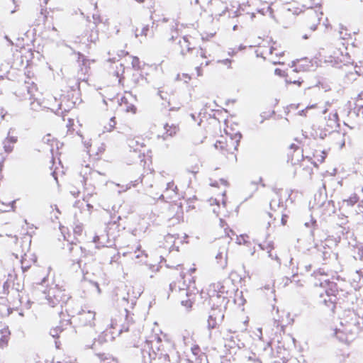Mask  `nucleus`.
I'll use <instances>...</instances> for the list:
<instances>
[{"mask_svg": "<svg viewBox=\"0 0 363 363\" xmlns=\"http://www.w3.org/2000/svg\"><path fill=\"white\" fill-rule=\"evenodd\" d=\"M363 330V310L345 311L340 323L334 329V335L342 342L354 340Z\"/></svg>", "mask_w": 363, "mask_h": 363, "instance_id": "f257e3e1", "label": "nucleus"}, {"mask_svg": "<svg viewBox=\"0 0 363 363\" xmlns=\"http://www.w3.org/2000/svg\"><path fill=\"white\" fill-rule=\"evenodd\" d=\"M196 76L197 77H200V76L202 75V72H201V66H197L196 67Z\"/></svg>", "mask_w": 363, "mask_h": 363, "instance_id": "13d9d810", "label": "nucleus"}, {"mask_svg": "<svg viewBox=\"0 0 363 363\" xmlns=\"http://www.w3.org/2000/svg\"><path fill=\"white\" fill-rule=\"evenodd\" d=\"M95 315L94 311H84L80 315V320L84 325L91 326L94 325Z\"/></svg>", "mask_w": 363, "mask_h": 363, "instance_id": "4be33fe9", "label": "nucleus"}, {"mask_svg": "<svg viewBox=\"0 0 363 363\" xmlns=\"http://www.w3.org/2000/svg\"><path fill=\"white\" fill-rule=\"evenodd\" d=\"M247 358L252 363H262L259 358L255 353H251L250 355H249Z\"/></svg>", "mask_w": 363, "mask_h": 363, "instance_id": "58836bf2", "label": "nucleus"}, {"mask_svg": "<svg viewBox=\"0 0 363 363\" xmlns=\"http://www.w3.org/2000/svg\"><path fill=\"white\" fill-rule=\"evenodd\" d=\"M80 174L83 177V182L86 184L89 181L93 180V176L96 174H101L100 172L93 170L91 167L87 164L84 166L81 171Z\"/></svg>", "mask_w": 363, "mask_h": 363, "instance_id": "f3484780", "label": "nucleus"}, {"mask_svg": "<svg viewBox=\"0 0 363 363\" xmlns=\"http://www.w3.org/2000/svg\"><path fill=\"white\" fill-rule=\"evenodd\" d=\"M11 338V331L8 326H4L0 330V349H4L9 345Z\"/></svg>", "mask_w": 363, "mask_h": 363, "instance_id": "aec40b11", "label": "nucleus"}, {"mask_svg": "<svg viewBox=\"0 0 363 363\" xmlns=\"http://www.w3.org/2000/svg\"><path fill=\"white\" fill-rule=\"evenodd\" d=\"M351 284L356 290L363 286V274L361 271L357 270L354 272Z\"/></svg>", "mask_w": 363, "mask_h": 363, "instance_id": "a878e982", "label": "nucleus"}, {"mask_svg": "<svg viewBox=\"0 0 363 363\" xmlns=\"http://www.w3.org/2000/svg\"><path fill=\"white\" fill-rule=\"evenodd\" d=\"M215 33H207V34H203L202 35V39L203 40H208L210 38H213V35H214Z\"/></svg>", "mask_w": 363, "mask_h": 363, "instance_id": "6e6d98bb", "label": "nucleus"}, {"mask_svg": "<svg viewBox=\"0 0 363 363\" xmlns=\"http://www.w3.org/2000/svg\"><path fill=\"white\" fill-rule=\"evenodd\" d=\"M327 125L331 129L339 127V118L336 110L330 113L327 119Z\"/></svg>", "mask_w": 363, "mask_h": 363, "instance_id": "393cba45", "label": "nucleus"}, {"mask_svg": "<svg viewBox=\"0 0 363 363\" xmlns=\"http://www.w3.org/2000/svg\"><path fill=\"white\" fill-rule=\"evenodd\" d=\"M231 62L232 61L230 59H225V60H219L218 61V62L222 63V64L228 66V67H230Z\"/></svg>", "mask_w": 363, "mask_h": 363, "instance_id": "864d4df0", "label": "nucleus"}, {"mask_svg": "<svg viewBox=\"0 0 363 363\" xmlns=\"http://www.w3.org/2000/svg\"><path fill=\"white\" fill-rule=\"evenodd\" d=\"M190 79H191V77L190 76H189L188 74H183V81L186 82L188 80H190Z\"/></svg>", "mask_w": 363, "mask_h": 363, "instance_id": "052dcab7", "label": "nucleus"}, {"mask_svg": "<svg viewBox=\"0 0 363 363\" xmlns=\"http://www.w3.org/2000/svg\"><path fill=\"white\" fill-rule=\"evenodd\" d=\"M155 348H156L157 350V352L160 351V346H157V345H153L152 344L151 345V350L152 351L155 353V357L153 358H156L157 356H160L162 355V353L159 354L158 352H156L155 350Z\"/></svg>", "mask_w": 363, "mask_h": 363, "instance_id": "09e8293b", "label": "nucleus"}, {"mask_svg": "<svg viewBox=\"0 0 363 363\" xmlns=\"http://www.w3.org/2000/svg\"><path fill=\"white\" fill-rule=\"evenodd\" d=\"M274 72H275V74H276L277 75H279V76H282V75H283V72H283L281 69H276Z\"/></svg>", "mask_w": 363, "mask_h": 363, "instance_id": "bf43d9fd", "label": "nucleus"}, {"mask_svg": "<svg viewBox=\"0 0 363 363\" xmlns=\"http://www.w3.org/2000/svg\"><path fill=\"white\" fill-rule=\"evenodd\" d=\"M279 1L284 4H288L290 2L291 0H279Z\"/></svg>", "mask_w": 363, "mask_h": 363, "instance_id": "774afa93", "label": "nucleus"}, {"mask_svg": "<svg viewBox=\"0 0 363 363\" xmlns=\"http://www.w3.org/2000/svg\"><path fill=\"white\" fill-rule=\"evenodd\" d=\"M225 125H226V127L228 126L229 128V130L233 133V132H235V131H239L238 130H236L235 128H233V127H230L228 124V123L225 122Z\"/></svg>", "mask_w": 363, "mask_h": 363, "instance_id": "0e129e2a", "label": "nucleus"}, {"mask_svg": "<svg viewBox=\"0 0 363 363\" xmlns=\"http://www.w3.org/2000/svg\"><path fill=\"white\" fill-rule=\"evenodd\" d=\"M359 196L357 194H352L348 199H345L343 201L344 203H346L349 206H353L359 201Z\"/></svg>", "mask_w": 363, "mask_h": 363, "instance_id": "72a5a7b5", "label": "nucleus"}, {"mask_svg": "<svg viewBox=\"0 0 363 363\" xmlns=\"http://www.w3.org/2000/svg\"><path fill=\"white\" fill-rule=\"evenodd\" d=\"M119 106L121 111L126 113L135 114L137 112V108L135 104L130 102L125 96H123L121 99Z\"/></svg>", "mask_w": 363, "mask_h": 363, "instance_id": "dca6fc26", "label": "nucleus"}, {"mask_svg": "<svg viewBox=\"0 0 363 363\" xmlns=\"http://www.w3.org/2000/svg\"><path fill=\"white\" fill-rule=\"evenodd\" d=\"M196 200V197L194 196L193 198H189L188 200H187V205H188V207H187V211L190 210V209H193L194 208V206L192 205V203L194 202V201Z\"/></svg>", "mask_w": 363, "mask_h": 363, "instance_id": "37998d69", "label": "nucleus"}, {"mask_svg": "<svg viewBox=\"0 0 363 363\" xmlns=\"http://www.w3.org/2000/svg\"><path fill=\"white\" fill-rule=\"evenodd\" d=\"M304 8L305 6L298 7L295 4H291L288 7L287 10L294 15H298L304 12L306 26L308 27L311 31H315L320 23L323 13L319 9L316 10L308 8L306 11H304Z\"/></svg>", "mask_w": 363, "mask_h": 363, "instance_id": "0eeeda50", "label": "nucleus"}, {"mask_svg": "<svg viewBox=\"0 0 363 363\" xmlns=\"http://www.w3.org/2000/svg\"><path fill=\"white\" fill-rule=\"evenodd\" d=\"M277 315H274V320L276 327L280 328L281 331H284L286 326L291 325L294 319L291 318V315L286 311H279V308L276 309Z\"/></svg>", "mask_w": 363, "mask_h": 363, "instance_id": "9b49d317", "label": "nucleus"}, {"mask_svg": "<svg viewBox=\"0 0 363 363\" xmlns=\"http://www.w3.org/2000/svg\"><path fill=\"white\" fill-rule=\"evenodd\" d=\"M327 154V152L325 150H315L313 153V157L307 156L306 159L317 167L325 160Z\"/></svg>", "mask_w": 363, "mask_h": 363, "instance_id": "a211bd4d", "label": "nucleus"}, {"mask_svg": "<svg viewBox=\"0 0 363 363\" xmlns=\"http://www.w3.org/2000/svg\"><path fill=\"white\" fill-rule=\"evenodd\" d=\"M16 201H12L9 203L0 201V212H11L16 211L15 206Z\"/></svg>", "mask_w": 363, "mask_h": 363, "instance_id": "c85d7f7f", "label": "nucleus"}, {"mask_svg": "<svg viewBox=\"0 0 363 363\" xmlns=\"http://www.w3.org/2000/svg\"><path fill=\"white\" fill-rule=\"evenodd\" d=\"M257 57H260L273 65L281 64L279 60L283 52L277 50L273 45H260L255 51Z\"/></svg>", "mask_w": 363, "mask_h": 363, "instance_id": "1a4fd4ad", "label": "nucleus"}, {"mask_svg": "<svg viewBox=\"0 0 363 363\" xmlns=\"http://www.w3.org/2000/svg\"><path fill=\"white\" fill-rule=\"evenodd\" d=\"M245 46L240 45L238 48H230L228 50V55L230 56H233L238 52V50H242L245 49Z\"/></svg>", "mask_w": 363, "mask_h": 363, "instance_id": "79ce46f5", "label": "nucleus"}, {"mask_svg": "<svg viewBox=\"0 0 363 363\" xmlns=\"http://www.w3.org/2000/svg\"><path fill=\"white\" fill-rule=\"evenodd\" d=\"M286 82L287 84H297L298 86H301V84H302L303 81L302 80H300V79H298V80H291L290 79H286Z\"/></svg>", "mask_w": 363, "mask_h": 363, "instance_id": "49530a36", "label": "nucleus"}, {"mask_svg": "<svg viewBox=\"0 0 363 363\" xmlns=\"http://www.w3.org/2000/svg\"><path fill=\"white\" fill-rule=\"evenodd\" d=\"M355 72L359 75L363 77V60H359L358 63L355 65L354 67Z\"/></svg>", "mask_w": 363, "mask_h": 363, "instance_id": "c9c22d12", "label": "nucleus"}, {"mask_svg": "<svg viewBox=\"0 0 363 363\" xmlns=\"http://www.w3.org/2000/svg\"><path fill=\"white\" fill-rule=\"evenodd\" d=\"M224 131L225 136H221L220 138L216 141L214 146L223 154H234L239 145L241 139V133L240 131L231 133L228 126L225 128Z\"/></svg>", "mask_w": 363, "mask_h": 363, "instance_id": "423d86ee", "label": "nucleus"}, {"mask_svg": "<svg viewBox=\"0 0 363 363\" xmlns=\"http://www.w3.org/2000/svg\"><path fill=\"white\" fill-rule=\"evenodd\" d=\"M237 242L239 244V245H241L242 243H245V237L243 236V235H241L240 238H237Z\"/></svg>", "mask_w": 363, "mask_h": 363, "instance_id": "4d7b16f0", "label": "nucleus"}, {"mask_svg": "<svg viewBox=\"0 0 363 363\" xmlns=\"http://www.w3.org/2000/svg\"><path fill=\"white\" fill-rule=\"evenodd\" d=\"M229 244V241L225 240L223 242L216 255V263L223 269H225L228 266Z\"/></svg>", "mask_w": 363, "mask_h": 363, "instance_id": "ddd939ff", "label": "nucleus"}, {"mask_svg": "<svg viewBox=\"0 0 363 363\" xmlns=\"http://www.w3.org/2000/svg\"><path fill=\"white\" fill-rule=\"evenodd\" d=\"M184 345L186 348V350L189 349L191 352L192 355L194 356V360L198 361L199 359H202L203 357H205L204 354L201 352L200 347L199 345L190 343L189 341L184 340ZM189 362H193L194 359H187Z\"/></svg>", "mask_w": 363, "mask_h": 363, "instance_id": "2eb2a0df", "label": "nucleus"}, {"mask_svg": "<svg viewBox=\"0 0 363 363\" xmlns=\"http://www.w3.org/2000/svg\"><path fill=\"white\" fill-rule=\"evenodd\" d=\"M188 279L189 281V285L186 288V299L183 300V306L186 308L187 311H189L192 307L193 303L196 301V298L199 291L197 290L194 285V278L191 277V276L189 275Z\"/></svg>", "mask_w": 363, "mask_h": 363, "instance_id": "9d476101", "label": "nucleus"}, {"mask_svg": "<svg viewBox=\"0 0 363 363\" xmlns=\"http://www.w3.org/2000/svg\"><path fill=\"white\" fill-rule=\"evenodd\" d=\"M247 15L250 16V18L252 20L253 18L255 17V13H247Z\"/></svg>", "mask_w": 363, "mask_h": 363, "instance_id": "338daca9", "label": "nucleus"}, {"mask_svg": "<svg viewBox=\"0 0 363 363\" xmlns=\"http://www.w3.org/2000/svg\"><path fill=\"white\" fill-rule=\"evenodd\" d=\"M298 276L294 275L292 277V281H291V284H293L295 287H302L303 286V281L300 279H298Z\"/></svg>", "mask_w": 363, "mask_h": 363, "instance_id": "e433bc0d", "label": "nucleus"}, {"mask_svg": "<svg viewBox=\"0 0 363 363\" xmlns=\"http://www.w3.org/2000/svg\"><path fill=\"white\" fill-rule=\"evenodd\" d=\"M223 339L225 340V346L231 349H241L245 347L243 342L240 340L236 332L231 330H226L223 333Z\"/></svg>", "mask_w": 363, "mask_h": 363, "instance_id": "f8f14e48", "label": "nucleus"}, {"mask_svg": "<svg viewBox=\"0 0 363 363\" xmlns=\"http://www.w3.org/2000/svg\"><path fill=\"white\" fill-rule=\"evenodd\" d=\"M331 106V104L329 102V101H327L325 104V106L324 108H322L321 110V113L323 114H325L328 111V109H329V107Z\"/></svg>", "mask_w": 363, "mask_h": 363, "instance_id": "3c124183", "label": "nucleus"}, {"mask_svg": "<svg viewBox=\"0 0 363 363\" xmlns=\"http://www.w3.org/2000/svg\"><path fill=\"white\" fill-rule=\"evenodd\" d=\"M334 138L337 140L336 145L342 149L345 145V135L337 132L334 134Z\"/></svg>", "mask_w": 363, "mask_h": 363, "instance_id": "473e14b6", "label": "nucleus"}, {"mask_svg": "<svg viewBox=\"0 0 363 363\" xmlns=\"http://www.w3.org/2000/svg\"><path fill=\"white\" fill-rule=\"evenodd\" d=\"M140 138H134L130 141V147L133 148L135 151L140 150L139 147H145V144Z\"/></svg>", "mask_w": 363, "mask_h": 363, "instance_id": "2f4dec72", "label": "nucleus"}, {"mask_svg": "<svg viewBox=\"0 0 363 363\" xmlns=\"http://www.w3.org/2000/svg\"><path fill=\"white\" fill-rule=\"evenodd\" d=\"M259 247L261 250L266 251L268 254V257L272 260L277 261L279 264H281L280 259L276 253H273L272 251L274 249V243L273 241H267L263 243L259 244Z\"/></svg>", "mask_w": 363, "mask_h": 363, "instance_id": "4468645a", "label": "nucleus"}, {"mask_svg": "<svg viewBox=\"0 0 363 363\" xmlns=\"http://www.w3.org/2000/svg\"><path fill=\"white\" fill-rule=\"evenodd\" d=\"M82 230V227L81 225H77L74 230L75 232L80 233Z\"/></svg>", "mask_w": 363, "mask_h": 363, "instance_id": "e2e57ef3", "label": "nucleus"}, {"mask_svg": "<svg viewBox=\"0 0 363 363\" xmlns=\"http://www.w3.org/2000/svg\"><path fill=\"white\" fill-rule=\"evenodd\" d=\"M110 121H111V124H110V128L108 129V131H111L115 128V126L116 125V121L115 117H112Z\"/></svg>", "mask_w": 363, "mask_h": 363, "instance_id": "8fccbe9b", "label": "nucleus"}, {"mask_svg": "<svg viewBox=\"0 0 363 363\" xmlns=\"http://www.w3.org/2000/svg\"><path fill=\"white\" fill-rule=\"evenodd\" d=\"M17 142V137L14 135H11L9 133L7 137L4 140V149L5 152L9 154L11 153L14 148V145Z\"/></svg>", "mask_w": 363, "mask_h": 363, "instance_id": "5701e85b", "label": "nucleus"}, {"mask_svg": "<svg viewBox=\"0 0 363 363\" xmlns=\"http://www.w3.org/2000/svg\"><path fill=\"white\" fill-rule=\"evenodd\" d=\"M319 210L323 216H330L335 213V206L333 201H325L319 206Z\"/></svg>", "mask_w": 363, "mask_h": 363, "instance_id": "6ab92c4d", "label": "nucleus"}, {"mask_svg": "<svg viewBox=\"0 0 363 363\" xmlns=\"http://www.w3.org/2000/svg\"><path fill=\"white\" fill-rule=\"evenodd\" d=\"M306 62L305 60H298L297 62H293L292 67H294V72H301L305 71L306 69L303 67V62Z\"/></svg>", "mask_w": 363, "mask_h": 363, "instance_id": "f704fd0d", "label": "nucleus"}, {"mask_svg": "<svg viewBox=\"0 0 363 363\" xmlns=\"http://www.w3.org/2000/svg\"><path fill=\"white\" fill-rule=\"evenodd\" d=\"M61 299V291L59 289H53L49 291L48 300L52 303V306L60 303Z\"/></svg>", "mask_w": 363, "mask_h": 363, "instance_id": "b1692460", "label": "nucleus"}, {"mask_svg": "<svg viewBox=\"0 0 363 363\" xmlns=\"http://www.w3.org/2000/svg\"><path fill=\"white\" fill-rule=\"evenodd\" d=\"M225 192H223L222 194L221 204L220 203V201L218 200L217 199L211 198L208 200L210 205L213 206V208H212V211L216 216H218L219 213H220V209L221 208V206L223 208L225 207L226 202H225Z\"/></svg>", "mask_w": 363, "mask_h": 363, "instance_id": "412c9836", "label": "nucleus"}, {"mask_svg": "<svg viewBox=\"0 0 363 363\" xmlns=\"http://www.w3.org/2000/svg\"><path fill=\"white\" fill-rule=\"evenodd\" d=\"M5 160H6V156L5 155H1L0 156V179L3 177L2 174H1V172H2L3 164H4V162Z\"/></svg>", "mask_w": 363, "mask_h": 363, "instance_id": "a18cd8bd", "label": "nucleus"}, {"mask_svg": "<svg viewBox=\"0 0 363 363\" xmlns=\"http://www.w3.org/2000/svg\"><path fill=\"white\" fill-rule=\"evenodd\" d=\"M306 108H308V110L310 111L311 110H315V109H317L319 108L318 106V104H309L306 106Z\"/></svg>", "mask_w": 363, "mask_h": 363, "instance_id": "5fc2aeb1", "label": "nucleus"}, {"mask_svg": "<svg viewBox=\"0 0 363 363\" xmlns=\"http://www.w3.org/2000/svg\"><path fill=\"white\" fill-rule=\"evenodd\" d=\"M97 356L100 359L101 363H118L117 359L108 354H97Z\"/></svg>", "mask_w": 363, "mask_h": 363, "instance_id": "7c9ffc66", "label": "nucleus"}, {"mask_svg": "<svg viewBox=\"0 0 363 363\" xmlns=\"http://www.w3.org/2000/svg\"><path fill=\"white\" fill-rule=\"evenodd\" d=\"M329 242L330 240H328L321 241L320 243H315L313 247L316 250L317 256L321 259L323 264H328L330 262H333V269L330 272L328 270H325V272H328L330 276L331 274L337 275V272L341 270L340 263L338 261L337 255L333 252L330 247Z\"/></svg>", "mask_w": 363, "mask_h": 363, "instance_id": "39448f33", "label": "nucleus"}, {"mask_svg": "<svg viewBox=\"0 0 363 363\" xmlns=\"http://www.w3.org/2000/svg\"><path fill=\"white\" fill-rule=\"evenodd\" d=\"M290 148L294 149V152L291 156V162L293 164H296L299 162V157H303L302 150L294 144H292Z\"/></svg>", "mask_w": 363, "mask_h": 363, "instance_id": "c756f323", "label": "nucleus"}, {"mask_svg": "<svg viewBox=\"0 0 363 363\" xmlns=\"http://www.w3.org/2000/svg\"><path fill=\"white\" fill-rule=\"evenodd\" d=\"M186 121L191 126H199L201 123V119L199 118V115L196 116L194 113H191L186 116Z\"/></svg>", "mask_w": 363, "mask_h": 363, "instance_id": "cd10ccee", "label": "nucleus"}, {"mask_svg": "<svg viewBox=\"0 0 363 363\" xmlns=\"http://www.w3.org/2000/svg\"><path fill=\"white\" fill-rule=\"evenodd\" d=\"M347 35H350V34L347 33V30L342 28L341 30H340V36L344 40L345 39V36Z\"/></svg>", "mask_w": 363, "mask_h": 363, "instance_id": "603ef678", "label": "nucleus"}, {"mask_svg": "<svg viewBox=\"0 0 363 363\" xmlns=\"http://www.w3.org/2000/svg\"><path fill=\"white\" fill-rule=\"evenodd\" d=\"M208 296V304L211 307L213 311L216 310L219 312V318L223 320L224 311L229 302L228 293L225 286L221 282H217L208 286L206 289Z\"/></svg>", "mask_w": 363, "mask_h": 363, "instance_id": "20e7f679", "label": "nucleus"}, {"mask_svg": "<svg viewBox=\"0 0 363 363\" xmlns=\"http://www.w3.org/2000/svg\"><path fill=\"white\" fill-rule=\"evenodd\" d=\"M43 140L45 143L50 144L51 145H52L54 143H57V140L55 138L52 137L50 134L46 135L43 138Z\"/></svg>", "mask_w": 363, "mask_h": 363, "instance_id": "ea45409f", "label": "nucleus"}, {"mask_svg": "<svg viewBox=\"0 0 363 363\" xmlns=\"http://www.w3.org/2000/svg\"><path fill=\"white\" fill-rule=\"evenodd\" d=\"M354 257L363 261V245L357 247V255Z\"/></svg>", "mask_w": 363, "mask_h": 363, "instance_id": "a19ab883", "label": "nucleus"}, {"mask_svg": "<svg viewBox=\"0 0 363 363\" xmlns=\"http://www.w3.org/2000/svg\"><path fill=\"white\" fill-rule=\"evenodd\" d=\"M131 64L135 69H139L140 68V62L138 57H131Z\"/></svg>", "mask_w": 363, "mask_h": 363, "instance_id": "4c0bfd02", "label": "nucleus"}, {"mask_svg": "<svg viewBox=\"0 0 363 363\" xmlns=\"http://www.w3.org/2000/svg\"><path fill=\"white\" fill-rule=\"evenodd\" d=\"M255 335L259 340H262V328H257L256 331L254 332Z\"/></svg>", "mask_w": 363, "mask_h": 363, "instance_id": "c03bdc74", "label": "nucleus"}, {"mask_svg": "<svg viewBox=\"0 0 363 363\" xmlns=\"http://www.w3.org/2000/svg\"><path fill=\"white\" fill-rule=\"evenodd\" d=\"M285 282H284V286H286L288 285L289 283H291V281H292V279H289V278H285Z\"/></svg>", "mask_w": 363, "mask_h": 363, "instance_id": "69168bd1", "label": "nucleus"}, {"mask_svg": "<svg viewBox=\"0 0 363 363\" xmlns=\"http://www.w3.org/2000/svg\"><path fill=\"white\" fill-rule=\"evenodd\" d=\"M223 320H220L219 318V312L213 311V313L210 315L208 325L209 328L213 329L216 328L218 324V322L222 321Z\"/></svg>", "mask_w": 363, "mask_h": 363, "instance_id": "bb28decb", "label": "nucleus"}, {"mask_svg": "<svg viewBox=\"0 0 363 363\" xmlns=\"http://www.w3.org/2000/svg\"><path fill=\"white\" fill-rule=\"evenodd\" d=\"M324 61L332 66L340 67L353 63L345 44L338 40L335 45H328L319 51Z\"/></svg>", "mask_w": 363, "mask_h": 363, "instance_id": "7ed1b4c3", "label": "nucleus"}, {"mask_svg": "<svg viewBox=\"0 0 363 363\" xmlns=\"http://www.w3.org/2000/svg\"><path fill=\"white\" fill-rule=\"evenodd\" d=\"M289 197V194L286 191H279L274 192V195L270 201L271 210L276 213L274 219L277 217H281L282 225H285L287 222V215L286 214V204L283 199H286Z\"/></svg>", "mask_w": 363, "mask_h": 363, "instance_id": "6e6552de", "label": "nucleus"}, {"mask_svg": "<svg viewBox=\"0 0 363 363\" xmlns=\"http://www.w3.org/2000/svg\"><path fill=\"white\" fill-rule=\"evenodd\" d=\"M313 275L320 281V285L322 287H328V289L325 290V294H320V302L333 311L337 300L335 293L337 291V284L335 282V280H337L339 276L331 274L330 277V274L325 272L324 268L315 271Z\"/></svg>", "mask_w": 363, "mask_h": 363, "instance_id": "f03ea898", "label": "nucleus"}, {"mask_svg": "<svg viewBox=\"0 0 363 363\" xmlns=\"http://www.w3.org/2000/svg\"><path fill=\"white\" fill-rule=\"evenodd\" d=\"M198 52L200 53V55L202 58L206 57L205 52L202 49H199V50H198Z\"/></svg>", "mask_w": 363, "mask_h": 363, "instance_id": "680f3d73", "label": "nucleus"}, {"mask_svg": "<svg viewBox=\"0 0 363 363\" xmlns=\"http://www.w3.org/2000/svg\"><path fill=\"white\" fill-rule=\"evenodd\" d=\"M308 113H309V111L306 107L305 108L299 111L297 114L298 116H305V117H306L308 115Z\"/></svg>", "mask_w": 363, "mask_h": 363, "instance_id": "de8ad7c7", "label": "nucleus"}]
</instances>
